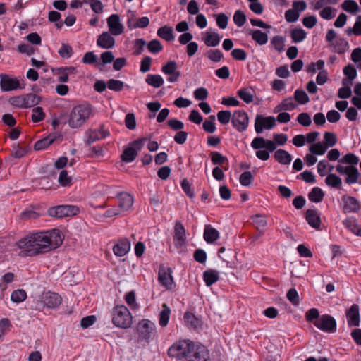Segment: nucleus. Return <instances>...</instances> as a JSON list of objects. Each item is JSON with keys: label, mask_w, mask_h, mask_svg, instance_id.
<instances>
[{"label": "nucleus", "mask_w": 361, "mask_h": 361, "mask_svg": "<svg viewBox=\"0 0 361 361\" xmlns=\"http://www.w3.org/2000/svg\"><path fill=\"white\" fill-rule=\"evenodd\" d=\"M285 38L283 36L276 35L271 38V44L279 53L282 52L285 48Z\"/></svg>", "instance_id": "obj_37"}, {"label": "nucleus", "mask_w": 361, "mask_h": 361, "mask_svg": "<svg viewBox=\"0 0 361 361\" xmlns=\"http://www.w3.org/2000/svg\"><path fill=\"white\" fill-rule=\"evenodd\" d=\"M345 175V182L349 185L356 183L360 177V173L355 166H350V169Z\"/></svg>", "instance_id": "obj_27"}, {"label": "nucleus", "mask_w": 361, "mask_h": 361, "mask_svg": "<svg viewBox=\"0 0 361 361\" xmlns=\"http://www.w3.org/2000/svg\"><path fill=\"white\" fill-rule=\"evenodd\" d=\"M324 196V193L319 188L315 187L312 188L308 195V198L311 202H320Z\"/></svg>", "instance_id": "obj_38"}, {"label": "nucleus", "mask_w": 361, "mask_h": 361, "mask_svg": "<svg viewBox=\"0 0 361 361\" xmlns=\"http://www.w3.org/2000/svg\"><path fill=\"white\" fill-rule=\"evenodd\" d=\"M276 126V119L274 116L264 117L257 114L255 121V130L257 133H261L264 129H271Z\"/></svg>", "instance_id": "obj_10"}, {"label": "nucleus", "mask_w": 361, "mask_h": 361, "mask_svg": "<svg viewBox=\"0 0 361 361\" xmlns=\"http://www.w3.org/2000/svg\"><path fill=\"white\" fill-rule=\"evenodd\" d=\"M249 35L252 36L254 41L259 45H264L268 42V35L260 30H250Z\"/></svg>", "instance_id": "obj_29"}, {"label": "nucleus", "mask_w": 361, "mask_h": 361, "mask_svg": "<svg viewBox=\"0 0 361 361\" xmlns=\"http://www.w3.org/2000/svg\"><path fill=\"white\" fill-rule=\"evenodd\" d=\"M348 324L349 326H357L360 324L359 307L357 305H353L346 312Z\"/></svg>", "instance_id": "obj_19"}, {"label": "nucleus", "mask_w": 361, "mask_h": 361, "mask_svg": "<svg viewBox=\"0 0 361 361\" xmlns=\"http://www.w3.org/2000/svg\"><path fill=\"white\" fill-rule=\"evenodd\" d=\"M113 324L119 328L128 329L133 323V317L128 309L121 305L115 306L111 312Z\"/></svg>", "instance_id": "obj_3"}, {"label": "nucleus", "mask_w": 361, "mask_h": 361, "mask_svg": "<svg viewBox=\"0 0 361 361\" xmlns=\"http://www.w3.org/2000/svg\"><path fill=\"white\" fill-rule=\"evenodd\" d=\"M288 300L293 305H298L300 303V297L295 288H290L286 295Z\"/></svg>", "instance_id": "obj_60"}, {"label": "nucleus", "mask_w": 361, "mask_h": 361, "mask_svg": "<svg viewBox=\"0 0 361 361\" xmlns=\"http://www.w3.org/2000/svg\"><path fill=\"white\" fill-rule=\"evenodd\" d=\"M252 221L258 231L264 229L267 225L265 216L261 214H256L252 216Z\"/></svg>", "instance_id": "obj_45"}, {"label": "nucleus", "mask_w": 361, "mask_h": 361, "mask_svg": "<svg viewBox=\"0 0 361 361\" xmlns=\"http://www.w3.org/2000/svg\"><path fill=\"white\" fill-rule=\"evenodd\" d=\"M173 32V30L171 27L164 25L158 29L157 35L163 39L170 42L174 39Z\"/></svg>", "instance_id": "obj_32"}, {"label": "nucleus", "mask_w": 361, "mask_h": 361, "mask_svg": "<svg viewBox=\"0 0 361 361\" xmlns=\"http://www.w3.org/2000/svg\"><path fill=\"white\" fill-rule=\"evenodd\" d=\"M207 57L213 62L217 63L221 61L224 54L219 49H210L206 54Z\"/></svg>", "instance_id": "obj_42"}, {"label": "nucleus", "mask_w": 361, "mask_h": 361, "mask_svg": "<svg viewBox=\"0 0 361 361\" xmlns=\"http://www.w3.org/2000/svg\"><path fill=\"white\" fill-rule=\"evenodd\" d=\"M298 122L303 126H309L312 123V120L309 114L303 112L300 114L297 118Z\"/></svg>", "instance_id": "obj_63"}, {"label": "nucleus", "mask_w": 361, "mask_h": 361, "mask_svg": "<svg viewBox=\"0 0 361 361\" xmlns=\"http://www.w3.org/2000/svg\"><path fill=\"white\" fill-rule=\"evenodd\" d=\"M44 302L49 308H54L61 302V298L55 293H49L44 298Z\"/></svg>", "instance_id": "obj_25"}, {"label": "nucleus", "mask_w": 361, "mask_h": 361, "mask_svg": "<svg viewBox=\"0 0 361 361\" xmlns=\"http://www.w3.org/2000/svg\"><path fill=\"white\" fill-rule=\"evenodd\" d=\"M233 127L239 132H243L247 130L249 124V117L247 114L243 110L235 111L232 119Z\"/></svg>", "instance_id": "obj_8"}, {"label": "nucleus", "mask_w": 361, "mask_h": 361, "mask_svg": "<svg viewBox=\"0 0 361 361\" xmlns=\"http://www.w3.org/2000/svg\"><path fill=\"white\" fill-rule=\"evenodd\" d=\"M342 8L350 13H355L357 11L359 6L354 0H345L341 5Z\"/></svg>", "instance_id": "obj_43"}, {"label": "nucleus", "mask_w": 361, "mask_h": 361, "mask_svg": "<svg viewBox=\"0 0 361 361\" xmlns=\"http://www.w3.org/2000/svg\"><path fill=\"white\" fill-rule=\"evenodd\" d=\"M184 319L185 322L192 327L197 328L200 326V320L190 312H185L184 314Z\"/></svg>", "instance_id": "obj_53"}, {"label": "nucleus", "mask_w": 361, "mask_h": 361, "mask_svg": "<svg viewBox=\"0 0 361 361\" xmlns=\"http://www.w3.org/2000/svg\"><path fill=\"white\" fill-rule=\"evenodd\" d=\"M339 162L348 164L350 166H355L358 164L359 158L354 154L348 153L341 160H339Z\"/></svg>", "instance_id": "obj_51"}, {"label": "nucleus", "mask_w": 361, "mask_h": 361, "mask_svg": "<svg viewBox=\"0 0 361 361\" xmlns=\"http://www.w3.org/2000/svg\"><path fill=\"white\" fill-rule=\"evenodd\" d=\"M297 107V104L293 102L292 97L284 99L281 102V108L285 111H291Z\"/></svg>", "instance_id": "obj_64"}, {"label": "nucleus", "mask_w": 361, "mask_h": 361, "mask_svg": "<svg viewBox=\"0 0 361 361\" xmlns=\"http://www.w3.org/2000/svg\"><path fill=\"white\" fill-rule=\"evenodd\" d=\"M215 116L212 115L209 117L208 120H206L202 125L203 129L209 133H213L216 130L215 126Z\"/></svg>", "instance_id": "obj_49"}, {"label": "nucleus", "mask_w": 361, "mask_h": 361, "mask_svg": "<svg viewBox=\"0 0 361 361\" xmlns=\"http://www.w3.org/2000/svg\"><path fill=\"white\" fill-rule=\"evenodd\" d=\"M328 149V146H325V145L321 142H317L312 145L310 148L309 151L314 155H322L324 154L326 149Z\"/></svg>", "instance_id": "obj_40"}, {"label": "nucleus", "mask_w": 361, "mask_h": 361, "mask_svg": "<svg viewBox=\"0 0 361 361\" xmlns=\"http://www.w3.org/2000/svg\"><path fill=\"white\" fill-rule=\"evenodd\" d=\"M27 298V293L24 290H14L11 296V299L14 302H21L24 301Z\"/></svg>", "instance_id": "obj_52"}, {"label": "nucleus", "mask_w": 361, "mask_h": 361, "mask_svg": "<svg viewBox=\"0 0 361 361\" xmlns=\"http://www.w3.org/2000/svg\"><path fill=\"white\" fill-rule=\"evenodd\" d=\"M246 19L245 14L240 10H237L233 17L234 23L239 27L244 25L246 22Z\"/></svg>", "instance_id": "obj_47"}, {"label": "nucleus", "mask_w": 361, "mask_h": 361, "mask_svg": "<svg viewBox=\"0 0 361 361\" xmlns=\"http://www.w3.org/2000/svg\"><path fill=\"white\" fill-rule=\"evenodd\" d=\"M45 118V114L42 107H34L32 109V121L34 123H38L43 121Z\"/></svg>", "instance_id": "obj_48"}, {"label": "nucleus", "mask_w": 361, "mask_h": 361, "mask_svg": "<svg viewBox=\"0 0 361 361\" xmlns=\"http://www.w3.org/2000/svg\"><path fill=\"white\" fill-rule=\"evenodd\" d=\"M130 250V243L126 239H121L113 247L114 253L118 257L126 255Z\"/></svg>", "instance_id": "obj_20"}, {"label": "nucleus", "mask_w": 361, "mask_h": 361, "mask_svg": "<svg viewBox=\"0 0 361 361\" xmlns=\"http://www.w3.org/2000/svg\"><path fill=\"white\" fill-rule=\"evenodd\" d=\"M58 52L62 58H70L72 56L73 50L69 44H63Z\"/></svg>", "instance_id": "obj_62"}, {"label": "nucleus", "mask_w": 361, "mask_h": 361, "mask_svg": "<svg viewBox=\"0 0 361 361\" xmlns=\"http://www.w3.org/2000/svg\"><path fill=\"white\" fill-rule=\"evenodd\" d=\"M221 37L217 32H209L202 34V39L207 47H216L219 45Z\"/></svg>", "instance_id": "obj_21"}, {"label": "nucleus", "mask_w": 361, "mask_h": 361, "mask_svg": "<svg viewBox=\"0 0 361 361\" xmlns=\"http://www.w3.org/2000/svg\"><path fill=\"white\" fill-rule=\"evenodd\" d=\"M0 88L2 92H11L21 89L19 80L7 74H0Z\"/></svg>", "instance_id": "obj_9"}, {"label": "nucleus", "mask_w": 361, "mask_h": 361, "mask_svg": "<svg viewBox=\"0 0 361 361\" xmlns=\"http://www.w3.org/2000/svg\"><path fill=\"white\" fill-rule=\"evenodd\" d=\"M209 358V351L201 344L195 345L192 342V349L188 355L187 361H207Z\"/></svg>", "instance_id": "obj_11"}, {"label": "nucleus", "mask_w": 361, "mask_h": 361, "mask_svg": "<svg viewBox=\"0 0 361 361\" xmlns=\"http://www.w3.org/2000/svg\"><path fill=\"white\" fill-rule=\"evenodd\" d=\"M324 139L325 141V146H328V147H331L336 144L337 138L336 135L334 133L326 132L324 134Z\"/></svg>", "instance_id": "obj_59"}, {"label": "nucleus", "mask_w": 361, "mask_h": 361, "mask_svg": "<svg viewBox=\"0 0 361 361\" xmlns=\"http://www.w3.org/2000/svg\"><path fill=\"white\" fill-rule=\"evenodd\" d=\"M192 349V342L190 340H182L173 343L168 350L169 357L179 361H187L189 353Z\"/></svg>", "instance_id": "obj_4"}, {"label": "nucleus", "mask_w": 361, "mask_h": 361, "mask_svg": "<svg viewBox=\"0 0 361 361\" xmlns=\"http://www.w3.org/2000/svg\"><path fill=\"white\" fill-rule=\"evenodd\" d=\"M162 308L159 314V323L161 326L165 327L167 326L169 321L171 310L165 303L163 304Z\"/></svg>", "instance_id": "obj_33"}, {"label": "nucleus", "mask_w": 361, "mask_h": 361, "mask_svg": "<svg viewBox=\"0 0 361 361\" xmlns=\"http://www.w3.org/2000/svg\"><path fill=\"white\" fill-rule=\"evenodd\" d=\"M56 138V135L50 134L47 137L36 142L34 145V149L35 150H42L46 149L54 142Z\"/></svg>", "instance_id": "obj_30"}, {"label": "nucleus", "mask_w": 361, "mask_h": 361, "mask_svg": "<svg viewBox=\"0 0 361 361\" xmlns=\"http://www.w3.org/2000/svg\"><path fill=\"white\" fill-rule=\"evenodd\" d=\"M142 145V140L134 141L132 146L126 147L121 154L122 161L129 163L132 162L137 155V151L140 150Z\"/></svg>", "instance_id": "obj_13"}, {"label": "nucleus", "mask_w": 361, "mask_h": 361, "mask_svg": "<svg viewBox=\"0 0 361 361\" xmlns=\"http://www.w3.org/2000/svg\"><path fill=\"white\" fill-rule=\"evenodd\" d=\"M123 87V82L118 80L111 79L107 82V87L111 90L118 92L122 90Z\"/></svg>", "instance_id": "obj_57"}, {"label": "nucleus", "mask_w": 361, "mask_h": 361, "mask_svg": "<svg viewBox=\"0 0 361 361\" xmlns=\"http://www.w3.org/2000/svg\"><path fill=\"white\" fill-rule=\"evenodd\" d=\"M345 32L348 35H351L352 34L357 36L361 35V15L356 18L353 27L347 28Z\"/></svg>", "instance_id": "obj_41"}, {"label": "nucleus", "mask_w": 361, "mask_h": 361, "mask_svg": "<svg viewBox=\"0 0 361 361\" xmlns=\"http://www.w3.org/2000/svg\"><path fill=\"white\" fill-rule=\"evenodd\" d=\"M173 243L176 247L180 251L186 244L185 229L179 221H177L174 226Z\"/></svg>", "instance_id": "obj_12"}, {"label": "nucleus", "mask_w": 361, "mask_h": 361, "mask_svg": "<svg viewBox=\"0 0 361 361\" xmlns=\"http://www.w3.org/2000/svg\"><path fill=\"white\" fill-rule=\"evenodd\" d=\"M79 212V208L73 205H59L50 207L47 213L49 216L56 218H63L77 214Z\"/></svg>", "instance_id": "obj_6"}, {"label": "nucleus", "mask_w": 361, "mask_h": 361, "mask_svg": "<svg viewBox=\"0 0 361 361\" xmlns=\"http://www.w3.org/2000/svg\"><path fill=\"white\" fill-rule=\"evenodd\" d=\"M162 72L166 75L178 73L177 63L175 61H170L164 65L161 68Z\"/></svg>", "instance_id": "obj_50"}, {"label": "nucleus", "mask_w": 361, "mask_h": 361, "mask_svg": "<svg viewBox=\"0 0 361 361\" xmlns=\"http://www.w3.org/2000/svg\"><path fill=\"white\" fill-rule=\"evenodd\" d=\"M119 198L118 208L121 212L128 210L133 204V197L127 192H120L118 195Z\"/></svg>", "instance_id": "obj_22"}, {"label": "nucleus", "mask_w": 361, "mask_h": 361, "mask_svg": "<svg viewBox=\"0 0 361 361\" xmlns=\"http://www.w3.org/2000/svg\"><path fill=\"white\" fill-rule=\"evenodd\" d=\"M137 329L139 338L147 343L153 340L157 334L155 324L149 319L140 321Z\"/></svg>", "instance_id": "obj_5"}, {"label": "nucleus", "mask_w": 361, "mask_h": 361, "mask_svg": "<svg viewBox=\"0 0 361 361\" xmlns=\"http://www.w3.org/2000/svg\"><path fill=\"white\" fill-rule=\"evenodd\" d=\"M306 220L312 228L317 229L319 228L321 219L317 210L312 209H307L306 212Z\"/></svg>", "instance_id": "obj_23"}, {"label": "nucleus", "mask_w": 361, "mask_h": 361, "mask_svg": "<svg viewBox=\"0 0 361 361\" xmlns=\"http://www.w3.org/2000/svg\"><path fill=\"white\" fill-rule=\"evenodd\" d=\"M87 140L85 141L87 145H90L93 142L104 139L109 135V131L104 128V126L102 125L99 129L89 130L86 133Z\"/></svg>", "instance_id": "obj_15"}, {"label": "nucleus", "mask_w": 361, "mask_h": 361, "mask_svg": "<svg viewBox=\"0 0 361 361\" xmlns=\"http://www.w3.org/2000/svg\"><path fill=\"white\" fill-rule=\"evenodd\" d=\"M219 238V232L211 225H205L204 239L207 243H213Z\"/></svg>", "instance_id": "obj_24"}, {"label": "nucleus", "mask_w": 361, "mask_h": 361, "mask_svg": "<svg viewBox=\"0 0 361 361\" xmlns=\"http://www.w3.org/2000/svg\"><path fill=\"white\" fill-rule=\"evenodd\" d=\"M145 82L149 85L158 88L164 84V79L160 75L148 74L146 77Z\"/></svg>", "instance_id": "obj_34"}, {"label": "nucleus", "mask_w": 361, "mask_h": 361, "mask_svg": "<svg viewBox=\"0 0 361 361\" xmlns=\"http://www.w3.org/2000/svg\"><path fill=\"white\" fill-rule=\"evenodd\" d=\"M254 94L255 91L252 87L242 88L238 91V96L247 104L253 101Z\"/></svg>", "instance_id": "obj_31"}, {"label": "nucleus", "mask_w": 361, "mask_h": 361, "mask_svg": "<svg viewBox=\"0 0 361 361\" xmlns=\"http://www.w3.org/2000/svg\"><path fill=\"white\" fill-rule=\"evenodd\" d=\"M84 3L90 5L91 8L96 13H100L103 11V4L99 0H83Z\"/></svg>", "instance_id": "obj_55"}, {"label": "nucleus", "mask_w": 361, "mask_h": 361, "mask_svg": "<svg viewBox=\"0 0 361 361\" xmlns=\"http://www.w3.org/2000/svg\"><path fill=\"white\" fill-rule=\"evenodd\" d=\"M214 17L216 18V24L221 29H225L227 27L228 18V16L224 13H221L219 14L214 15Z\"/></svg>", "instance_id": "obj_58"}, {"label": "nucleus", "mask_w": 361, "mask_h": 361, "mask_svg": "<svg viewBox=\"0 0 361 361\" xmlns=\"http://www.w3.org/2000/svg\"><path fill=\"white\" fill-rule=\"evenodd\" d=\"M92 114V109L90 105L84 104L78 105L72 109L69 114L68 123L71 128L81 127Z\"/></svg>", "instance_id": "obj_2"}, {"label": "nucleus", "mask_w": 361, "mask_h": 361, "mask_svg": "<svg viewBox=\"0 0 361 361\" xmlns=\"http://www.w3.org/2000/svg\"><path fill=\"white\" fill-rule=\"evenodd\" d=\"M294 99L301 104H305L310 100L307 94L303 90L300 89L295 91Z\"/></svg>", "instance_id": "obj_46"}, {"label": "nucleus", "mask_w": 361, "mask_h": 361, "mask_svg": "<svg viewBox=\"0 0 361 361\" xmlns=\"http://www.w3.org/2000/svg\"><path fill=\"white\" fill-rule=\"evenodd\" d=\"M63 238L59 229L40 232L27 236L18 243L20 249L23 250L24 255L35 256L55 249L61 245Z\"/></svg>", "instance_id": "obj_1"}, {"label": "nucleus", "mask_w": 361, "mask_h": 361, "mask_svg": "<svg viewBox=\"0 0 361 361\" xmlns=\"http://www.w3.org/2000/svg\"><path fill=\"white\" fill-rule=\"evenodd\" d=\"M135 13L132 11H129L128 14V21L127 25L128 28L135 29V28H145L147 27L149 24V19L147 17H142L137 20L135 21Z\"/></svg>", "instance_id": "obj_17"}, {"label": "nucleus", "mask_w": 361, "mask_h": 361, "mask_svg": "<svg viewBox=\"0 0 361 361\" xmlns=\"http://www.w3.org/2000/svg\"><path fill=\"white\" fill-rule=\"evenodd\" d=\"M306 32L301 28H295L291 30L290 37L295 43H299L306 37Z\"/></svg>", "instance_id": "obj_39"}, {"label": "nucleus", "mask_w": 361, "mask_h": 361, "mask_svg": "<svg viewBox=\"0 0 361 361\" xmlns=\"http://www.w3.org/2000/svg\"><path fill=\"white\" fill-rule=\"evenodd\" d=\"M334 50L338 54H343L348 49V43L344 39H339L334 43Z\"/></svg>", "instance_id": "obj_44"}, {"label": "nucleus", "mask_w": 361, "mask_h": 361, "mask_svg": "<svg viewBox=\"0 0 361 361\" xmlns=\"http://www.w3.org/2000/svg\"><path fill=\"white\" fill-rule=\"evenodd\" d=\"M203 279L207 286H211L219 279V272L214 269H208L204 271Z\"/></svg>", "instance_id": "obj_28"}, {"label": "nucleus", "mask_w": 361, "mask_h": 361, "mask_svg": "<svg viewBox=\"0 0 361 361\" xmlns=\"http://www.w3.org/2000/svg\"><path fill=\"white\" fill-rule=\"evenodd\" d=\"M217 118L221 123L226 125L231 118V113L229 111H220L217 114Z\"/></svg>", "instance_id": "obj_61"}, {"label": "nucleus", "mask_w": 361, "mask_h": 361, "mask_svg": "<svg viewBox=\"0 0 361 361\" xmlns=\"http://www.w3.org/2000/svg\"><path fill=\"white\" fill-rule=\"evenodd\" d=\"M25 108H30L37 105L41 101V97L35 94L29 93L23 95Z\"/></svg>", "instance_id": "obj_36"}, {"label": "nucleus", "mask_w": 361, "mask_h": 361, "mask_svg": "<svg viewBox=\"0 0 361 361\" xmlns=\"http://www.w3.org/2000/svg\"><path fill=\"white\" fill-rule=\"evenodd\" d=\"M274 159L281 164H289L292 161L291 155L286 150L279 149L274 153Z\"/></svg>", "instance_id": "obj_26"}, {"label": "nucleus", "mask_w": 361, "mask_h": 361, "mask_svg": "<svg viewBox=\"0 0 361 361\" xmlns=\"http://www.w3.org/2000/svg\"><path fill=\"white\" fill-rule=\"evenodd\" d=\"M148 50L152 54H157L163 49V46L158 39H152L147 44Z\"/></svg>", "instance_id": "obj_54"}, {"label": "nucleus", "mask_w": 361, "mask_h": 361, "mask_svg": "<svg viewBox=\"0 0 361 361\" xmlns=\"http://www.w3.org/2000/svg\"><path fill=\"white\" fill-rule=\"evenodd\" d=\"M325 183L327 185L337 189H340L342 185L341 178L334 173H330L326 176Z\"/></svg>", "instance_id": "obj_35"}, {"label": "nucleus", "mask_w": 361, "mask_h": 361, "mask_svg": "<svg viewBox=\"0 0 361 361\" xmlns=\"http://www.w3.org/2000/svg\"><path fill=\"white\" fill-rule=\"evenodd\" d=\"M109 32L115 36L121 35L123 32L124 27L121 23L120 17L117 14H112L107 18Z\"/></svg>", "instance_id": "obj_16"}, {"label": "nucleus", "mask_w": 361, "mask_h": 361, "mask_svg": "<svg viewBox=\"0 0 361 361\" xmlns=\"http://www.w3.org/2000/svg\"><path fill=\"white\" fill-rule=\"evenodd\" d=\"M97 44L102 49H111L115 45V39L109 32H103L99 35Z\"/></svg>", "instance_id": "obj_18"}, {"label": "nucleus", "mask_w": 361, "mask_h": 361, "mask_svg": "<svg viewBox=\"0 0 361 361\" xmlns=\"http://www.w3.org/2000/svg\"><path fill=\"white\" fill-rule=\"evenodd\" d=\"M58 180L60 185L63 187L69 186L72 184L71 177L68 176V172L66 170L61 171Z\"/></svg>", "instance_id": "obj_56"}, {"label": "nucleus", "mask_w": 361, "mask_h": 361, "mask_svg": "<svg viewBox=\"0 0 361 361\" xmlns=\"http://www.w3.org/2000/svg\"><path fill=\"white\" fill-rule=\"evenodd\" d=\"M172 271L169 267L161 266L159 269L158 280L164 287L171 289L174 286Z\"/></svg>", "instance_id": "obj_14"}, {"label": "nucleus", "mask_w": 361, "mask_h": 361, "mask_svg": "<svg viewBox=\"0 0 361 361\" xmlns=\"http://www.w3.org/2000/svg\"><path fill=\"white\" fill-rule=\"evenodd\" d=\"M314 325L325 332L334 333L336 331V322L329 314H323L314 321Z\"/></svg>", "instance_id": "obj_7"}]
</instances>
